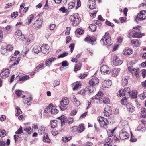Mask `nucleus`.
I'll return each instance as SVG.
<instances>
[{
	"label": "nucleus",
	"mask_w": 146,
	"mask_h": 146,
	"mask_svg": "<svg viewBox=\"0 0 146 146\" xmlns=\"http://www.w3.org/2000/svg\"><path fill=\"white\" fill-rule=\"evenodd\" d=\"M131 90L130 88L127 87L125 88L122 91L121 90H119L117 93V95L120 97L125 96L121 100H127L131 96Z\"/></svg>",
	"instance_id": "nucleus-1"
},
{
	"label": "nucleus",
	"mask_w": 146,
	"mask_h": 146,
	"mask_svg": "<svg viewBox=\"0 0 146 146\" xmlns=\"http://www.w3.org/2000/svg\"><path fill=\"white\" fill-rule=\"evenodd\" d=\"M69 19L74 26H77L80 22L79 15L78 13H74L71 15Z\"/></svg>",
	"instance_id": "nucleus-2"
},
{
	"label": "nucleus",
	"mask_w": 146,
	"mask_h": 146,
	"mask_svg": "<svg viewBox=\"0 0 146 146\" xmlns=\"http://www.w3.org/2000/svg\"><path fill=\"white\" fill-rule=\"evenodd\" d=\"M111 40V38L108 33H106L105 35L101 39L100 42H102L105 45H107L110 44Z\"/></svg>",
	"instance_id": "nucleus-3"
},
{
	"label": "nucleus",
	"mask_w": 146,
	"mask_h": 146,
	"mask_svg": "<svg viewBox=\"0 0 146 146\" xmlns=\"http://www.w3.org/2000/svg\"><path fill=\"white\" fill-rule=\"evenodd\" d=\"M98 120L99 121L101 127L105 128L107 127L108 122V120L106 118L100 116L98 117Z\"/></svg>",
	"instance_id": "nucleus-4"
},
{
	"label": "nucleus",
	"mask_w": 146,
	"mask_h": 146,
	"mask_svg": "<svg viewBox=\"0 0 146 146\" xmlns=\"http://www.w3.org/2000/svg\"><path fill=\"white\" fill-rule=\"evenodd\" d=\"M141 27V26H138L133 28V29H135V30L134 34L133 35V37L140 38L142 37L143 35L140 32V28Z\"/></svg>",
	"instance_id": "nucleus-5"
},
{
	"label": "nucleus",
	"mask_w": 146,
	"mask_h": 146,
	"mask_svg": "<svg viewBox=\"0 0 146 146\" xmlns=\"http://www.w3.org/2000/svg\"><path fill=\"white\" fill-rule=\"evenodd\" d=\"M146 19V11L142 10L137 16L136 21H141Z\"/></svg>",
	"instance_id": "nucleus-6"
},
{
	"label": "nucleus",
	"mask_w": 146,
	"mask_h": 146,
	"mask_svg": "<svg viewBox=\"0 0 146 146\" xmlns=\"http://www.w3.org/2000/svg\"><path fill=\"white\" fill-rule=\"evenodd\" d=\"M84 41L92 45L95 44L96 43V40L94 37L87 36L85 38Z\"/></svg>",
	"instance_id": "nucleus-7"
},
{
	"label": "nucleus",
	"mask_w": 146,
	"mask_h": 146,
	"mask_svg": "<svg viewBox=\"0 0 146 146\" xmlns=\"http://www.w3.org/2000/svg\"><path fill=\"white\" fill-rule=\"evenodd\" d=\"M100 71L101 72L103 73L104 74H108L111 72V70L109 67L106 65H103L101 66L100 68Z\"/></svg>",
	"instance_id": "nucleus-8"
},
{
	"label": "nucleus",
	"mask_w": 146,
	"mask_h": 146,
	"mask_svg": "<svg viewBox=\"0 0 146 146\" xmlns=\"http://www.w3.org/2000/svg\"><path fill=\"white\" fill-rule=\"evenodd\" d=\"M69 103V101H60L59 107L61 110H65L67 108Z\"/></svg>",
	"instance_id": "nucleus-9"
},
{
	"label": "nucleus",
	"mask_w": 146,
	"mask_h": 146,
	"mask_svg": "<svg viewBox=\"0 0 146 146\" xmlns=\"http://www.w3.org/2000/svg\"><path fill=\"white\" fill-rule=\"evenodd\" d=\"M110 106L108 105L106 106L104 111V115L109 117L112 114V111Z\"/></svg>",
	"instance_id": "nucleus-10"
},
{
	"label": "nucleus",
	"mask_w": 146,
	"mask_h": 146,
	"mask_svg": "<svg viewBox=\"0 0 146 146\" xmlns=\"http://www.w3.org/2000/svg\"><path fill=\"white\" fill-rule=\"evenodd\" d=\"M128 69L129 72L131 73L133 75H134L137 78H139V70L138 69L135 68H132L129 66L128 68Z\"/></svg>",
	"instance_id": "nucleus-11"
},
{
	"label": "nucleus",
	"mask_w": 146,
	"mask_h": 146,
	"mask_svg": "<svg viewBox=\"0 0 146 146\" xmlns=\"http://www.w3.org/2000/svg\"><path fill=\"white\" fill-rule=\"evenodd\" d=\"M113 63L114 65L118 66L122 64L123 61L120 60L117 56L115 55L113 57Z\"/></svg>",
	"instance_id": "nucleus-12"
},
{
	"label": "nucleus",
	"mask_w": 146,
	"mask_h": 146,
	"mask_svg": "<svg viewBox=\"0 0 146 146\" xmlns=\"http://www.w3.org/2000/svg\"><path fill=\"white\" fill-rule=\"evenodd\" d=\"M9 73L10 71L9 69H3L0 74V76L3 78H5L9 76Z\"/></svg>",
	"instance_id": "nucleus-13"
},
{
	"label": "nucleus",
	"mask_w": 146,
	"mask_h": 146,
	"mask_svg": "<svg viewBox=\"0 0 146 146\" xmlns=\"http://www.w3.org/2000/svg\"><path fill=\"white\" fill-rule=\"evenodd\" d=\"M42 19L41 18H39L38 19L35 21L33 25L35 28H39L42 25Z\"/></svg>",
	"instance_id": "nucleus-14"
},
{
	"label": "nucleus",
	"mask_w": 146,
	"mask_h": 146,
	"mask_svg": "<svg viewBox=\"0 0 146 146\" xmlns=\"http://www.w3.org/2000/svg\"><path fill=\"white\" fill-rule=\"evenodd\" d=\"M99 83L98 79L96 77L93 78L89 81V84L90 86H96Z\"/></svg>",
	"instance_id": "nucleus-15"
},
{
	"label": "nucleus",
	"mask_w": 146,
	"mask_h": 146,
	"mask_svg": "<svg viewBox=\"0 0 146 146\" xmlns=\"http://www.w3.org/2000/svg\"><path fill=\"white\" fill-rule=\"evenodd\" d=\"M104 94L102 92L99 91L98 93L92 97V100L96 99L100 100L104 97Z\"/></svg>",
	"instance_id": "nucleus-16"
},
{
	"label": "nucleus",
	"mask_w": 146,
	"mask_h": 146,
	"mask_svg": "<svg viewBox=\"0 0 146 146\" xmlns=\"http://www.w3.org/2000/svg\"><path fill=\"white\" fill-rule=\"evenodd\" d=\"M119 136L120 139L123 140L128 138L129 135L126 131H122L119 134Z\"/></svg>",
	"instance_id": "nucleus-17"
},
{
	"label": "nucleus",
	"mask_w": 146,
	"mask_h": 146,
	"mask_svg": "<svg viewBox=\"0 0 146 146\" xmlns=\"http://www.w3.org/2000/svg\"><path fill=\"white\" fill-rule=\"evenodd\" d=\"M43 49L42 50V52L45 54H47L50 52V47L48 44L43 45L42 46Z\"/></svg>",
	"instance_id": "nucleus-18"
},
{
	"label": "nucleus",
	"mask_w": 146,
	"mask_h": 146,
	"mask_svg": "<svg viewBox=\"0 0 146 146\" xmlns=\"http://www.w3.org/2000/svg\"><path fill=\"white\" fill-rule=\"evenodd\" d=\"M72 85L74 86L73 88V90L74 91H76L78 89H80L81 86V83L78 81L73 83Z\"/></svg>",
	"instance_id": "nucleus-19"
},
{
	"label": "nucleus",
	"mask_w": 146,
	"mask_h": 146,
	"mask_svg": "<svg viewBox=\"0 0 146 146\" xmlns=\"http://www.w3.org/2000/svg\"><path fill=\"white\" fill-rule=\"evenodd\" d=\"M89 3V8L91 9L96 8V3L95 0H88Z\"/></svg>",
	"instance_id": "nucleus-20"
},
{
	"label": "nucleus",
	"mask_w": 146,
	"mask_h": 146,
	"mask_svg": "<svg viewBox=\"0 0 146 146\" xmlns=\"http://www.w3.org/2000/svg\"><path fill=\"white\" fill-rule=\"evenodd\" d=\"M112 82L111 80H107L106 81H104L102 84V86L103 87L108 88L112 85Z\"/></svg>",
	"instance_id": "nucleus-21"
},
{
	"label": "nucleus",
	"mask_w": 146,
	"mask_h": 146,
	"mask_svg": "<svg viewBox=\"0 0 146 146\" xmlns=\"http://www.w3.org/2000/svg\"><path fill=\"white\" fill-rule=\"evenodd\" d=\"M20 57H18L17 58L16 57L12 56L10 58V60L11 61H15V62L12 64V66H13L15 65H17L19 63L20 61Z\"/></svg>",
	"instance_id": "nucleus-22"
},
{
	"label": "nucleus",
	"mask_w": 146,
	"mask_h": 146,
	"mask_svg": "<svg viewBox=\"0 0 146 146\" xmlns=\"http://www.w3.org/2000/svg\"><path fill=\"white\" fill-rule=\"evenodd\" d=\"M34 17L33 14L29 16L27 19L25 20V23L27 25H29L34 19Z\"/></svg>",
	"instance_id": "nucleus-23"
},
{
	"label": "nucleus",
	"mask_w": 146,
	"mask_h": 146,
	"mask_svg": "<svg viewBox=\"0 0 146 146\" xmlns=\"http://www.w3.org/2000/svg\"><path fill=\"white\" fill-rule=\"evenodd\" d=\"M126 107L128 111L131 112L134 111L135 108L131 103H128L126 104Z\"/></svg>",
	"instance_id": "nucleus-24"
},
{
	"label": "nucleus",
	"mask_w": 146,
	"mask_h": 146,
	"mask_svg": "<svg viewBox=\"0 0 146 146\" xmlns=\"http://www.w3.org/2000/svg\"><path fill=\"white\" fill-rule=\"evenodd\" d=\"M15 35L16 36H21V37H23V38H21V40L23 41L24 40L26 39V37L24 35H22V33L21 31L20 30H17L16 31L15 33Z\"/></svg>",
	"instance_id": "nucleus-25"
},
{
	"label": "nucleus",
	"mask_w": 146,
	"mask_h": 146,
	"mask_svg": "<svg viewBox=\"0 0 146 146\" xmlns=\"http://www.w3.org/2000/svg\"><path fill=\"white\" fill-rule=\"evenodd\" d=\"M58 118L61 120V126L64 125L66 121H67V118L64 115H62L60 117H58Z\"/></svg>",
	"instance_id": "nucleus-26"
},
{
	"label": "nucleus",
	"mask_w": 146,
	"mask_h": 146,
	"mask_svg": "<svg viewBox=\"0 0 146 146\" xmlns=\"http://www.w3.org/2000/svg\"><path fill=\"white\" fill-rule=\"evenodd\" d=\"M132 50L126 48L123 51V54L125 55H129L132 53Z\"/></svg>",
	"instance_id": "nucleus-27"
},
{
	"label": "nucleus",
	"mask_w": 146,
	"mask_h": 146,
	"mask_svg": "<svg viewBox=\"0 0 146 146\" xmlns=\"http://www.w3.org/2000/svg\"><path fill=\"white\" fill-rule=\"evenodd\" d=\"M120 71V69L116 68H114L113 69L111 73L113 76H116L119 75Z\"/></svg>",
	"instance_id": "nucleus-28"
},
{
	"label": "nucleus",
	"mask_w": 146,
	"mask_h": 146,
	"mask_svg": "<svg viewBox=\"0 0 146 146\" xmlns=\"http://www.w3.org/2000/svg\"><path fill=\"white\" fill-rule=\"evenodd\" d=\"M131 44L133 47H138L140 45L139 41L137 39H133L131 40Z\"/></svg>",
	"instance_id": "nucleus-29"
},
{
	"label": "nucleus",
	"mask_w": 146,
	"mask_h": 146,
	"mask_svg": "<svg viewBox=\"0 0 146 146\" xmlns=\"http://www.w3.org/2000/svg\"><path fill=\"white\" fill-rule=\"evenodd\" d=\"M128 77L126 76L123 77L121 80V84L123 86H125L128 84Z\"/></svg>",
	"instance_id": "nucleus-30"
},
{
	"label": "nucleus",
	"mask_w": 146,
	"mask_h": 146,
	"mask_svg": "<svg viewBox=\"0 0 146 146\" xmlns=\"http://www.w3.org/2000/svg\"><path fill=\"white\" fill-rule=\"evenodd\" d=\"M42 48L39 45H36L33 47V50L35 53H38L40 50H41Z\"/></svg>",
	"instance_id": "nucleus-31"
},
{
	"label": "nucleus",
	"mask_w": 146,
	"mask_h": 146,
	"mask_svg": "<svg viewBox=\"0 0 146 146\" xmlns=\"http://www.w3.org/2000/svg\"><path fill=\"white\" fill-rule=\"evenodd\" d=\"M141 118H146V109L145 108H141Z\"/></svg>",
	"instance_id": "nucleus-32"
},
{
	"label": "nucleus",
	"mask_w": 146,
	"mask_h": 146,
	"mask_svg": "<svg viewBox=\"0 0 146 146\" xmlns=\"http://www.w3.org/2000/svg\"><path fill=\"white\" fill-rule=\"evenodd\" d=\"M53 106L52 104H50L45 109L44 111L45 113H49L50 112L51 113V107Z\"/></svg>",
	"instance_id": "nucleus-33"
},
{
	"label": "nucleus",
	"mask_w": 146,
	"mask_h": 146,
	"mask_svg": "<svg viewBox=\"0 0 146 146\" xmlns=\"http://www.w3.org/2000/svg\"><path fill=\"white\" fill-rule=\"evenodd\" d=\"M94 89V87L91 86H87L86 88V91H87L89 93H91L93 92Z\"/></svg>",
	"instance_id": "nucleus-34"
},
{
	"label": "nucleus",
	"mask_w": 146,
	"mask_h": 146,
	"mask_svg": "<svg viewBox=\"0 0 146 146\" xmlns=\"http://www.w3.org/2000/svg\"><path fill=\"white\" fill-rule=\"evenodd\" d=\"M51 113L52 114H55L58 113L59 111L56 109V107L53 106L51 107Z\"/></svg>",
	"instance_id": "nucleus-35"
},
{
	"label": "nucleus",
	"mask_w": 146,
	"mask_h": 146,
	"mask_svg": "<svg viewBox=\"0 0 146 146\" xmlns=\"http://www.w3.org/2000/svg\"><path fill=\"white\" fill-rule=\"evenodd\" d=\"M75 1L70 2L68 5V7L69 9H72L75 7Z\"/></svg>",
	"instance_id": "nucleus-36"
},
{
	"label": "nucleus",
	"mask_w": 146,
	"mask_h": 146,
	"mask_svg": "<svg viewBox=\"0 0 146 146\" xmlns=\"http://www.w3.org/2000/svg\"><path fill=\"white\" fill-rule=\"evenodd\" d=\"M30 77L29 75H25L24 76L20 77L19 80L20 81H23L26 80L29 78Z\"/></svg>",
	"instance_id": "nucleus-37"
},
{
	"label": "nucleus",
	"mask_w": 146,
	"mask_h": 146,
	"mask_svg": "<svg viewBox=\"0 0 146 146\" xmlns=\"http://www.w3.org/2000/svg\"><path fill=\"white\" fill-rule=\"evenodd\" d=\"M97 26L96 25L94 24H91L89 26V28L91 31H95L96 29Z\"/></svg>",
	"instance_id": "nucleus-38"
},
{
	"label": "nucleus",
	"mask_w": 146,
	"mask_h": 146,
	"mask_svg": "<svg viewBox=\"0 0 146 146\" xmlns=\"http://www.w3.org/2000/svg\"><path fill=\"white\" fill-rule=\"evenodd\" d=\"M84 129L83 125L82 124H81L78 127V133H81L84 130Z\"/></svg>",
	"instance_id": "nucleus-39"
},
{
	"label": "nucleus",
	"mask_w": 146,
	"mask_h": 146,
	"mask_svg": "<svg viewBox=\"0 0 146 146\" xmlns=\"http://www.w3.org/2000/svg\"><path fill=\"white\" fill-rule=\"evenodd\" d=\"M15 93L18 97H20L21 95L23 94L24 92L21 90H19L16 91Z\"/></svg>",
	"instance_id": "nucleus-40"
},
{
	"label": "nucleus",
	"mask_w": 146,
	"mask_h": 146,
	"mask_svg": "<svg viewBox=\"0 0 146 146\" xmlns=\"http://www.w3.org/2000/svg\"><path fill=\"white\" fill-rule=\"evenodd\" d=\"M45 131V127L44 126H41L38 131V133L40 135L43 134Z\"/></svg>",
	"instance_id": "nucleus-41"
},
{
	"label": "nucleus",
	"mask_w": 146,
	"mask_h": 146,
	"mask_svg": "<svg viewBox=\"0 0 146 146\" xmlns=\"http://www.w3.org/2000/svg\"><path fill=\"white\" fill-rule=\"evenodd\" d=\"M138 97L141 100H143L146 98V92H144L142 94H141L138 96Z\"/></svg>",
	"instance_id": "nucleus-42"
},
{
	"label": "nucleus",
	"mask_w": 146,
	"mask_h": 146,
	"mask_svg": "<svg viewBox=\"0 0 146 146\" xmlns=\"http://www.w3.org/2000/svg\"><path fill=\"white\" fill-rule=\"evenodd\" d=\"M15 108L17 110V113H16L15 115L16 116H18L19 114L22 113V111L20 109V108L18 106L15 107Z\"/></svg>",
	"instance_id": "nucleus-43"
},
{
	"label": "nucleus",
	"mask_w": 146,
	"mask_h": 146,
	"mask_svg": "<svg viewBox=\"0 0 146 146\" xmlns=\"http://www.w3.org/2000/svg\"><path fill=\"white\" fill-rule=\"evenodd\" d=\"M43 141L46 143H49L50 142V140L49 139L48 135H46L44 136L43 137Z\"/></svg>",
	"instance_id": "nucleus-44"
},
{
	"label": "nucleus",
	"mask_w": 146,
	"mask_h": 146,
	"mask_svg": "<svg viewBox=\"0 0 146 146\" xmlns=\"http://www.w3.org/2000/svg\"><path fill=\"white\" fill-rule=\"evenodd\" d=\"M24 130L29 134L31 133L33 131L32 129L29 127L25 128L24 129Z\"/></svg>",
	"instance_id": "nucleus-45"
},
{
	"label": "nucleus",
	"mask_w": 146,
	"mask_h": 146,
	"mask_svg": "<svg viewBox=\"0 0 146 146\" xmlns=\"http://www.w3.org/2000/svg\"><path fill=\"white\" fill-rule=\"evenodd\" d=\"M83 30L80 28L77 29L75 31L76 34H79V35L83 34Z\"/></svg>",
	"instance_id": "nucleus-46"
},
{
	"label": "nucleus",
	"mask_w": 146,
	"mask_h": 146,
	"mask_svg": "<svg viewBox=\"0 0 146 146\" xmlns=\"http://www.w3.org/2000/svg\"><path fill=\"white\" fill-rule=\"evenodd\" d=\"M6 134V132L5 130H0V137H5Z\"/></svg>",
	"instance_id": "nucleus-47"
},
{
	"label": "nucleus",
	"mask_w": 146,
	"mask_h": 146,
	"mask_svg": "<svg viewBox=\"0 0 146 146\" xmlns=\"http://www.w3.org/2000/svg\"><path fill=\"white\" fill-rule=\"evenodd\" d=\"M56 120H53L51 121L50 123L51 125V127L52 128H54L56 126Z\"/></svg>",
	"instance_id": "nucleus-48"
},
{
	"label": "nucleus",
	"mask_w": 146,
	"mask_h": 146,
	"mask_svg": "<svg viewBox=\"0 0 146 146\" xmlns=\"http://www.w3.org/2000/svg\"><path fill=\"white\" fill-rule=\"evenodd\" d=\"M44 66V64L43 63H41L39 64L36 67L35 69V71L38 72V70L40 68H42Z\"/></svg>",
	"instance_id": "nucleus-49"
},
{
	"label": "nucleus",
	"mask_w": 146,
	"mask_h": 146,
	"mask_svg": "<svg viewBox=\"0 0 146 146\" xmlns=\"http://www.w3.org/2000/svg\"><path fill=\"white\" fill-rule=\"evenodd\" d=\"M115 129L112 130H108L107 131L108 135L109 137H111L113 135V134L114 132V131Z\"/></svg>",
	"instance_id": "nucleus-50"
},
{
	"label": "nucleus",
	"mask_w": 146,
	"mask_h": 146,
	"mask_svg": "<svg viewBox=\"0 0 146 146\" xmlns=\"http://www.w3.org/2000/svg\"><path fill=\"white\" fill-rule=\"evenodd\" d=\"M137 97V92L133 91L131 95V98H136Z\"/></svg>",
	"instance_id": "nucleus-51"
},
{
	"label": "nucleus",
	"mask_w": 146,
	"mask_h": 146,
	"mask_svg": "<svg viewBox=\"0 0 146 146\" xmlns=\"http://www.w3.org/2000/svg\"><path fill=\"white\" fill-rule=\"evenodd\" d=\"M130 141L131 142H135L137 141V139L133 135L132 133H131V139Z\"/></svg>",
	"instance_id": "nucleus-52"
},
{
	"label": "nucleus",
	"mask_w": 146,
	"mask_h": 146,
	"mask_svg": "<svg viewBox=\"0 0 146 146\" xmlns=\"http://www.w3.org/2000/svg\"><path fill=\"white\" fill-rule=\"evenodd\" d=\"M81 66L78 64H77L74 67V71H77L78 70H80L81 69Z\"/></svg>",
	"instance_id": "nucleus-53"
},
{
	"label": "nucleus",
	"mask_w": 146,
	"mask_h": 146,
	"mask_svg": "<svg viewBox=\"0 0 146 146\" xmlns=\"http://www.w3.org/2000/svg\"><path fill=\"white\" fill-rule=\"evenodd\" d=\"M12 18H15L18 16V13L17 12H15L12 13L11 15Z\"/></svg>",
	"instance_id": "nucleus-54"
},
{
	"label": "nucleus",
	"mask_w": 146,
	"mask_h": 146,
	"mask_svg": "<svg viewBox=\"0 0 146 146\" xmlns=\"http://www.w3.org/2000/svg\"><path fill=\"white\" fill-rule=\"evenodd\" d=\"M22 127L20 126L19 129L15 132V133L17 134H20L23 133Z\"/></svg>",
	"instance_id": "nucleus-55"
},
{
	"label": "nucleus",
	"mask_w": 146,
	"mask_h": 146,
	"mask_svg": "<svg viewBox=\"0 0 146 146\" xmlns=\"http://www.w3.org/2000/svg\"><path fill=\"white\" fill-rule=\"evenodd\" d=\"M68 54L67 52H65L64 53H63L62 54L59 55L58 56V58H63L66 56H67Z\"/></svg>",
	"instance_id": "nucleus-56"
},
{
	"label": "nucleus",
	"mask_w": 146,
	"mask_h": 146,
	"mask_svg": "<svg viewBox=\"0 0 146 146\" xmlns=\"http://www.w3.org/2000/svg\"><path fill=\"white\" fill-rule=\"evenodd\" d=\"M133 29V31H131L128 34V37L130 38L131 37H133V35L135 33V29Z\"/></svg>",
	"instance_id": "nucleus-57"
},
{
	"label": "nucleus",
	"mask_w": 146,
	"mask_h": 146,
	"mask_svg": "<svg viewBox=\"0 0 146 146\" xmlns=\"http://www.w3.org/2000/svg\"><path fill=\"white\" fill-rule=\"evenodd\" d=\"M74 122V120L73 118H69L68 119H67V123L69 124L72 123Z\"/></svg>",
	"instance_id": "nucleus-58"
},
{
	"label": "nucleus",
	"mask_w": 146,
	"mask_h": 146,
	"mask_svg": "<svg viewBox=\"0 0 146 146\" xmlns=\"http://www.w3.org/2000/svg\"><path fill=\"white\" fill-rule=\"evenodd\" d=\"M71 28L70 27H67L66 29V32L65 34L66 35H68L69 34Z\"/></svg>",
	"instance_id": "nucleus-59"
},
{
	"label": "nucleus",
	"mask_w": 146,
	"mask_h": 146,
	"mask_svg": "<svg viewBox=\"0 0 146 146\" xmlns=\"http://www.w3.org/2000/svg\"><path fill=\"white\" fill-rule=\"evenodd\" d=\"M105 23L106 24L112 27H113L114 26V25L113 24L107 20H106Z\"/></svg>",
	"instance_id": "nucleus-60"
},
{
	"label": "nucleus",
	"mask_w": 146,
	"mask_h": 146,
	"mask_svg": "<svg viewBox=\"0 0 146 146\" xmlns=\"http://www.w3.org/2000/svg\"><path fill=\"white\" fill-rule=\"evenodd\" d=\"M13 47L11 45H8L6 46V50H7L12 51L13 50Z\"/></svg>",
	"instance_id": "nucleus-61"
},
{
	"label": "nucleus",
	"mask_w": 146,
	"mask_h": 146,
	"mask_svg": "<svg viewBox=\"0 0 146 146\" xmlns=\"http://www.w3.org/2000/svg\"><path fill=\"white\" fill-rule=\"evenodd\" d=\"M71 131L72 132H75L78 131V127L76 126H74L71 128Z\"/></svg>",
	"instance_id": "nucleus-62"
},
{
	"label": "nucleus",
	"mask_w": 146,
	"mask_h": 146,
	"mask_svg": "<svg viewBox=\"0 0 146 146\" xmlns=\"http://www.w3.org/2000/svg\"><path fill=\"white\" fill-rule=\"evenodd\" d=\"M77 112V111L76 110H72L70 113V115L71 116H74L76 115Z\"/></svg>",
	"instance_id": "nucleus-63"
},
{
	"label": "nucleus",
	"mask_w": 146,
	"mask_h": 146,
	"mask_svg": "<svg viewBox=\"0 0 146 146\" xmlns=\"http://www.w3.org/2000/svg\"><path fill=\"white\" fill-rule=\"evenodd\" d=\"M126 19L127 18L124 17H121L119 18V20L121 23L126 22Z\"/></svg>",
	"instance_id": "nucleus-64"
}]
</instances>
